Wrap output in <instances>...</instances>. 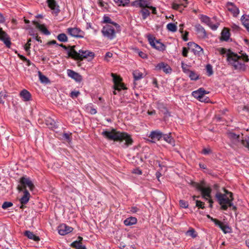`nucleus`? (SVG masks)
Here are the masks:
<instances>
[{
    "label": "nucleus",
    "instance_id": "nucleus-1",
    "mask_svg": "<svg viewBox=\"0 0 249 249\" xmlns=\"http://www.w3.org/2000/svg\"><path fill=\"white\" fill-rule=\"evenodd\" d=\"M241 54L238 55L232 52H229L227 53V60L235 70L244 71L246 68L244 62H248L249 59L246 54Z\"/></svg>",
    "mask_w": 249,
    "mask_h": 249
},
{
    "label": "nucleus",
    "instance_id": "nucleus-2",
    "mask_svg": "<svg viewBox=\"0 0 249 249\" xmlns=\"http://www.w3.org/2000/svg\"><path fill=\"white\" fill-rule=\"evenodd\" d=\"M102 135L109 140L120 142L124 140L126 146L131 145L133 142L130 136L127 133L117 131L114 129H112L111 130H105L102 132Z\"/></svg>",
    "mask_w": 249,
    "mask_h": 249
},
{
    "label": "nucleus",
    "instance_id": "nucleus-3",
    "mask_svg": "<svg viewBox=\"0 0 249 249\" xmlns=\"http://www.w3.org/2000/svg\"><path fill=\"white\" fill-rule=\"evenodd\" d=\"M224 192L225 193L224 194L220 193H217L215 196L221 205V208L223 210H227L229 206H232L233 197L232 193L226 189H224Z\"/></svg>",
    "mask_w": 249,
    "mask_h": 249
},
{
    "label": "nucleus",
    "instance_id": "nucleus-4",
    "mask_svg": "<svg viewBox=\"0 0 249 249\" xmlns=\"http://www.w3.org/2000/svg\"><path fill=\"white\" fill-rule=\"evenodd\" d=\"M75 46H72L68 51V55L75 60L82 61L88 56L93 57L94 53L87 50H80L77 52L75 49Z\"/></svg>",
    "mask_w": 249,
    "mask_h": 249
},
{
    "label": "nucleus",
    "instance_id": "nucleus-5",
    "mask_svg": "<svg viewBox=\"0 0 249 249\" xmlns=\"http://www.w3.org/2000/svg\"><path fill=\"white\" fill-rule=\"evenodd\" d=\"M192 185L196 189L201 192L202 196L204 199L209 200L210 207L212 208L213 201L211 199V188L209 186H206L204 181H201L200 183L193 182Z\"/></svg>",
    "mask_w": 249,
    "mask_h": 249
},
{
    "label": "nucleus",
    "instance_id": "nucleus-6",
    "mask_svg": "<svg viewBox=\"0 0 249 249\" xmlns=\"http://www.w3.org/2000/svg\"><path fill=\"white\" fill-rule=\"evenodd\" d=\"M228 137L230 140V145L233 148H236L242 146L244 140L243 134H236L230 132L227 133Z\"/></svg>",
    "mask_w": 249,
    "mask_h": 249
},
{
    "label": "nucleus",
    "instance_id": "nucleus-7",
    "mask_svg": "<svg viewBox=\"0 0 249 249\" xmlns=\"http://www.w3.org/2000/svg\"><path fill=\"white\" fill-rule=\"evenodd\" d=\"M20 185H18V189L19 191L25 190L26 187H28L31 191H32L34 188V185L29 178L23 177L20 179Z\"/></svg>",
    "mask_w": 249,
    "mask_h": 249
},
{
    "label": "nucleus",
    "instance_id": "nucleus-8",
    "mask_svg": "<svg viewBox=\"0 0 249 249\" xmlns=\"http://www.w3.org/2000/svg\"><path fill=\"white\" fill-rule=\"evenodd\" d=\"M103 36L109 39H112L116 36V33L113 27L110 25L104 26L102 30Z\"/></svg>",
    "mask_w": 249,
    "mask_h": 249
},
{
    "label": "nucleus",
    "instance_id": "nucleus-9",
    "mask_svg": "<svg viewBox=\"0 0 249 249\" xmlns=\"http://www.w3.org/2000/svg\"><path fill=\"white\" fill-rule=\"evenodd\" d=\"M207 93L203 89L200 88L199 89L194 91L192 92V95L201 102H208V98L206 96Z\"/></svg>",
    "mask_w": 249,
    "mask_h": 249
},
{
    "label": "nucleus",
    "instance_id": "nucleus-10",
    "mask_svg": "<svg viewBox=\"0 0 249 249\" xmlns=\"http://www.w3.org/2000/svg\"><path fill=\"white\" fill-rule=\"evenodd\" d=\"M111 76L113 77V81L114 82V87L115 90L113 91L114 94H116V90L120 91L122 89H125L124 84L121 82L122 79L116 75L115 74L112 73Z\"/></svg>",
    "mask_w": 249,
    "mask_h": 249
},
{
    "label": "nucleus",
    "instance_id": "nucleus-11",
    "mask_svg": "<svg viewBox=\"0 0 249 249\" xmlns=\"http://www.w3.org/2000/svg\"><path fill=\"white\" fill-rule=\"evenodd\" d=\"M67 33L72 37L83 38L84 32L78 28H69Z\"/></svg>",
    "mask_w": 249,
    "mask_h": 249
},
{
    "label": "nucleus",
    "instance_id": "nucleus-12",
    "mask_svg": "<svg viewBox=\"0 0 249 249\" xmlns=\"http://www.w3.org/2000/svg\"><path fill=\"white\" fill-rule=\"evenodd\" d=\"M212 221L214 223L215 225L219 227L225 233L231 232V229L227 224H225L218 220L212 219Z\"/></svg>",
    "mask_w": 249,
    "mask_h": 249
},
{
    "label": "nucleus",
    "instance_id": "nucleus-13",
    "mask_svg": "<svg viewBox=\"0 0 249 249\" xmlns=\"http://www.w3.org/2000/svg\"><path fill=\"white\" fill-rule=\"evenodd\" d=\"M72 230V228L71 227L68 226L65 224H61L58 227V233L62 235H65L71 232Z\"/></svg>",
    "mask_w": 249,
    "mask_h": 249
},
{
    "label": "nucleus",
    "instance_id": "nucleus-14",
    "mask_svg": "<svg viewBox=\"0 0 249 249\" xmlns=\"http://www.w3.org/2000/svg\"><path fill=\"white\" fill-rule=\"evenodd\" d=\"M148 40L151 45L155 49L159 51H163L165 50V46L162 43L150 38H149Z\"/></svg>",
    "mask_w": 249,
    "mask_h": 249
},
{
    "label": "nucleus",
    "instance_id": "nucleus-15",
    "mask_svg": "<svg viewBox=\"0 0 249 249\" xmlns=\"http://www.w3.org/2000/svg\"><path fill=\"white\" fill-rule=\"evenodd\" d=\"M0 40L3 41L5 45L9 48L11 45V42L7 34L0 28Z\"/></svg>",
    "mask_w": 249,
    "mask_h": 249
},
{
    "label": "nucleus",
    "instance_id": "nucleus-16",
    "mask_svg": "<svg viewBox=\"0 0 249 249\" xmlns=\"http://www.w3.org/2000/svg\"><path fill=\"white\" fill-rule=\"evenodd\" d=\"M188 44L192 48L195 55H200L203 53V49L196 44L194 42H189Z\"/></svg>",
    "mask_w": 249,
    "mask_h": 249
},
{
    "label": "nucleus",
    "instance_id": "nucleus-17",
    "mask_svg": "<svg viewBox=\"0 0 249 249\" xmlns=\"http://www.w3.org/2000/svg\"><path fill=\"white\" fill-rule=\"evenodd\" d=\"M68 75L75 80L76 82H80L82 80V77L79 73L74 71L68 69L67 71Z\"/></svg>",
    "mask_w": 249,
    "mask_h": 249
},
{
    "label": "nucleus",
    "instance_id": "nucleus-18",
    "mask_svg": "<svg viewBox=\"0 0 249 249\" xmlns=\"http://www.w3.org/2000/svg\"><path fill=\"white\" fill-rule=\"evenodd\" d=\"M47 2L48 6L53 11V13L57 14L59 12V6L57 5L55 0H47Z\"/></svg>",
    "mask_w": 249,
    "mask_h": 249
},
{
    "label": "nucleus",
    "instance_id": "nucleus-19",
    "mask_svg": "<svg viewBox=\"0 0 249 249\" xmlns=\"http://www.w3.org/2000/svg\"><path fill=\"white\" fill-rule=\"evenodd\" d=\"M200 19L202 22L206 23L213 30H216L218 27L216 25L212 24L210 18L206 16L202 15Z\"/></svg>",
    "mask_w": 249,
    "mask_h": 249
},
{
    "label": "nucleus",
    "instance_id": "nucleus-20",
    "mask_svg": "<svg viewBox=\"0 0 249 249\" xmlns=\"http://www.w3.org/2000/svg\"><path fill=\"white\" fill-rule=\"evenodd\" d=\"M227 8L229 11L232 13L234 17H237L239 13V9L231 2L227 3Z\"/></svg>",
    "mask_w": 249,
    "mask_h": 249
},
{
    "label": "nucleus",
    "instance_id": "nucleus-21",
    "mask_svg": "<svg viewBox=\"0 0 249 249\" xmlns=\"http://www.w3.org/2000/svg\"><path fill=\"white\" fill-rule=\"evenodd\" d=\"M23 194L24 195L20 199V202L21 204V206L20 207L21 208H23V205L26 204L28 202L30 196L29 193L26 189L24 190Z\"/></svg>",
    "mask_w": 249,
    "mask_h": 249
},
{
    "label": "nucleus",
    "instance_id": "nucleus-22",
    "mask_svg": "<svg viewBox=\"0 0 249 249\" xmlns=\"http://www.w3.org/2000/svg\"><path fill=\"white\" fill-rule=\"evenodd\" d=\"M156 69L162 70L166 73H169L171 71V69L169 65L164 63H160L157 65Z\"/></svg>",
    "mask_w": 249,
    "mask_h": 249
},
{
    "label": "nucleus",
    "instance_id": "nucleus-23",
    "mask_svg": "<svg viewBox=\"0 0 249 249\" xmlns=\"http://www.w3.org/2000/svg\"><path fill=\"white\" fill-rule=\"evenodd\" d=\"M162 133L159 131H154L151 132L149 137L152 140H160L162 138Z\"/></svg>",
    "mask_w": 249,
    "mask_h": 249
},
{
    "label": "nucleus",
    "instance_id": "nucleus-24",
    "mask_svg": "<svg viewBox=\"0 0 249 249\" xmlns=\"http://www.w3.org/2000/svg\"><path fill=\"white\" fill-rule=\"evenodd\" d=\"M33 23L35 25H36V27L40 31H41L45 35H50V33L47 30V29L45 27L44 25H41L38 23L36 21H33Z\"/></svg>",
    "mask_w": 249,
    "mask_h": 249
},
{
    "label": "nucleus",
    "instance_id": "nucleus-25",
    "mask_svg": "<svg viewBox=\"0 0 249 249\" xmlns=\"http://www.w3.org/2000/svg\"><path fill=\"white\" fill-rule=\"evenodd\" d=\"M82 239L83 238L82 237H78L79 240L73 242L71 244V246L76 249H87L85 246H84L82 245L81 241H82Z\"/></svg>",
    "mask_w": 249,
    "mask_h": 249
},
{
    "label": "nucleus",
    "instance_id": "nucleus-26",
    "mask_svg": "<svg viewBox=\"0 0 249 249\" xmlns=\"http://www.w3.org/2000/svg\"><path fill=\"white\" fill-rule=\"evenodd\" d=\"M241 20L247 29L248 32H249V15H244L241 17Z\"/></svg>",
    "mask_w": 249,
    "mask_h": 249
},
{
    "label": "nucleus",
    "instance_id": "nucleus-27",
    "mask_svg": "<svg viewBox=\"0 0 249 249\" xmlns=\"http://www.w3.org/2000/svg\"><path fill=\"white\" fill-rule=\"evenodd\" d=\"M196 32L199 34L200 36L204 37L206 36V33L204 28L200 24H196L195 26Z\"/></svg>",
    "mask_w": 249,
    "mask_h": 249
},
{
    "label": "nucleus",
    "instance_id": "nucleus-28",
    "mask_svg": "<svg viewBox=\"0 0 249 249\" xmlns=\"http://www.w3.org/2000/svg\"><path fill=\"white\" fill-rule=\"evenodd\" d=\"M20 95L24 101H29L31 98V94L26 89L22 90L20 92Z\"/></svg>",
    "mask_w": 249,
    "mask_h": 249
},
{
    "label": "nucleus",
    "instance_id": "nucleus-29",
    "mask_svg": "<svg viewBox=\"0 0 249 249\" xmlns=\"http://www.w3.org/2000/svg\"><path fill=\"white\" fill-rule=\"evenodd\" d=\"M162 138L165 141L169 144L172 145H175V142L173 138L171 136V133L168 134H162Z\"/></svg>",
    "mask_w": 249,
    "mask_h": 249
},
{
    "label": "nucleus",
    "instance_id": "nucleus-30",
    "mask_svg": "<svg viewBox=\"0 0 249 249\" xmlns=\"http://www.w3.org/2000/svg\"><path fill=\"white\" fill-rule=\"evenodd\" d=\"M230 37V32L227 28H224L221 32V39L224 41H227Z\"/></svg>",
    "mask_w": 249,
    "mask_h": 249
},
{
    "label": "nucleus",
    "instance_id": "nucleus-31",
    "mask_svg": "<svg viewBox=\"0 0 249 249\" xmlns=\"http://www.w3.org/2000/svg\"><path fill=\"white\" fill-rule=\"evenodd\" d=\"M25 235L29 239H33L35 241H38L39 240L38 236L35 235L33 232L30 231H26L25 232Z\"/></svg>",
    "mask_w": 249,
    "mask_h": 249
},
{
    "label": "nucleus",
    "instance_id": "nucleus-32",
    "mask_svg": "<svg viewBox=\"0 0 249 249\" xmlns=\"http://www.w3.org/2000/svg\"><path fill=\"white\" fill-rule=\"evenodd\" d=\"M137 219L134 217H130L124 221V224L126 226H131L137 222Z\"/></svg>",
    "mask_w": 249,
    "mask_h": 249
},
{
    "label": "nucleus",
    "instance_id": "nucleus-33",
    "mask_svg": "<svg viewBox=\"0 0 249 249\" xmlns=\"http://www.w3.org/2000/svg\"><path fill=\"white\" fill-rule=\"evenodd\" d=\"M103 19H104L103 22L105 23L111 24L112 25L114 26L116 29H118L120 27L119 25L117 23L112 21V20L110 19V18L109 17H108V16H105L103 17Z\"/></svg>",
    "mask_w": 249,
    "mask_h": 249
},
{
    "label": "nucleus",
    "instance_id": "nucleus-34",
    "mask_svg": "<svg viewBox=\"0 0 249 249\" xmlns=\"http://www.w3.org/2000/svg\"><path fill=\"white\" fill-rule=\"evenodd\" d=\"M45 124L46 125L51 128L55 127V121L50 117H48L45 120Z\"/></svg>",
    "mask_w": 249,
    "mask_h": 249
},
{
    "label": "nucleus",
    "instance_id": "nucleus-35",
    "mask_svg": "<svg viewBox=\"0 0 249 249\" xmlns=\"http://www.w3.org/2000/svg\"><path fill=\"white\" fill-rule=\"evenodd\" d=\"M148 8H142L140 11V13L142 15L143 19H145L150 15V11Z\"/></svg>",
    "mask_w": 249,
    "mask_h": 249
},
{
    "label": "nucleus",
    "instance_id": "nucleus-36",
    "mask_svg": "<svg viewBox=\"0 0 249 249\" xmlns=\"http://www.w3.org/2000/svg\"><path fill=\"white\" fill-rule=\"evenodd\" d=\"M39 78L41 82L43 83H48L49 82L48 78L45 75H43L42 73L40 71H38Z\"/></svg>",
    "mask_w": 249,
    "mask_h": 249
},
{
    "label": "nucleus",
    "instance_id": "nucleus-37",
    "mask_svg": "<svg viewBox=\"0 0 249 249\" xmlns=\"http://www.w3.org/2000/svg\"><path fill=\"white\" fill-rule=\"evenodd\" d=\"M133 75L135 80H140L143 77V74L138 70L134 71Z\"/></svg>",
    "mask_w": 249,
    "mask_h": 249
},
{
    "label": "nucleus",
    "instance_id": "nucleus-38",
    "mask_svg": "<svg viewBox=\"0 0 249 249\" xmlns=\"http://www.w3.org/2000/svg\"><path fill=\"white\" fill-rule=\"evenodd\" d=\"M138 5L142 8H149V4L148 2L144 0H138Z\"/></svg>",
    "mask_w": 249,
    "mask_h": 249
},
{
    "label": "nucleus",
    "instance_id": "nucleus-39",
    "mask_svg": "<svg viewBox=\"0 0 249 249\" xmlns=\"http://www.w3.org/2000/svg\"><path fill=\"white\" fill-rule=\"evenodd\" d=\"M167 28L169 31L172 32H176L177 29V26L172 23H168L167 25Z\"/></svg>",
    "mask_w": 249,
    "mask_h": 249
},
{
    "label": "nucleus",
    "instance_id": "nucleus-40",
    "mask_svg": "<svg viewBox=\"0 0 249 249\" xmlns=\"http://www.w3.org/2000/svg\"><path fill=\"white\" fill-rule=\"evenodd\" d=\"M57 39L61 42H67L68 40V38L66 34H60L58 35Z\"/></svg>",
    "mask_w": 249,
    "mask_h": 249
},
{
    "label": "nucleus",
    "instance_id": "nucleus-41",
    "mask_svg": "<svg viewBox=\"0 0 249 249\" xmlns=\"http://www.w3.org/2000/svg\"><path fill=\"white\" fill-rule=\"evenodd\" d=\"M242 146L249 149V136H245Z\"/></svg>",
    "mask_w": 249,
    "mask_h": 249
},
{
    "label": "nucleus",
    "instance_id": "nucleus-42",
    "mask_svg": "<svg viewBox=\"0 0 249 249\" xmlns=\"http://www.w3.org/2000/svg\"><path fill=\"white\" fill-rule=\"evenodd\" d=\"M188 73L191 80H196L198 79L197 75L194 72L190 71Z\"/></svg>",
    "mask_w": 249,
    "mask_h": 249
},
{
    "label": "nucleus",
    "instance_id": "nucleus-43",
    "mask_svg": "<svg viewBox=\"0 0 249 249\" xmlns=\"http://www.w3.org/2000/svg\"><path fill=\"white\" fill-rule=\"evenodd\" d=\"M172 8L174 9L177 10H178L180 12H181L182 10H183V9L181 8L180 4H178V3H175V2H174L172 4Z\"/></svg>",
    "mask_w": 249,
    "mask_h": 249
},
{
    "label": "nucleus",
    "instance_id": "nucleus-44",
    "mask_svg": "<svg viewBox=\"0 0 249 249\" xmlns=\"http://www.w3.org/2000/svg\"><path fill=\"white\" fill-rule=\"evenodd\" d=\"M206 71H207V72L208 73V75L209 76H210L213 74V71L212 67L211 65H210V64L207 65Z\"/></svg>",
    "mask_w": 249,
    "mask_h": 249
},
{
    "label": "nucleus",
    "instance_id": "nucleus-45",
    "mask_svg": "<svg viewBox=\"0 0 249 249\" xmlns=\"http://www.w3.org/2000/svg\"><path fill=\"white\" fill-rule=\"evenodd\" d=\"M7 96L5 91H1L0 92V104L3 103V99Z\"/></svg>",
    "mask_w": 249,
    "mask_h": 249
},
{
    "label": "nucleus",
    "instance_id": "nucleus-46",
    "mask_svg": "<svg viewBox=\"0 0 249 249\" xmlns=\"http://www.w3.org/2000/svg\"><path fill=\"white\" fill-rule=\"evenodd\" d=\"M181 67L183 71L185 73H188L190 71L189 70V66L187 64H184L183 62L181 63Z\"/></svg>",
    "mask_w": 249,
    "mask_h": 249
},
{
    "label": "nucleus",
    "instance_id": "nucleus-47",
    "mask_svg": "<svg viewBox=\"0 0 249 249\" xmlns=\"http://www.w3.org/2000/svg\"><path fill=\"white\" fill-rule=\"evenodd\" d=\"M179 205L181 207L183 208H187L188 207V202L183 200L179 201Z\"/></svg>",
    "mask_w": 249,
    "mask_h": 249
},
{
    "label": "nucleus",
    "instance_id": "nucleus-48",
    "mask_svg": "<svg viewBox=\"0 0 249 249\" xmlns=\"http://www.w3.org/2000/svg\"><path fill=\"white\" fill-rule=\"evenodd\" d=\"M196 206L201 209H204V203L199 200H196Z\"/></svg>",
    "mask_w": 249,
    "mask_h": 249
},
{
    "label": "nucleus",
    "instance_id": "nucleus-49",
    "mask_svg": "<svg viewBox=\"0 0 249 249\" xmlns=\"http://www.w3.org/2000/svg\"><path fill=\"white\" fill-rule=\"evenodd\" d=\"M13 204L10 202H5L2 205V208L4 209H6L9 207H11Z\"/></svg>",
    "mask_w": 249,
    "mask_h": 249
},
{
    "label": "nucleus",
    "instance_id": "nucleus-50",
    "mask_svg": "<svg viewBox=\"0 0 249 249\" xmlns=\"http://www.w3.org/2000/svg\"><path fill=\"white\" fill-rule=\"evenodd\" d=\"M129 2V0H120L119 3L118 4L119 6H125L127 4H128Z\"/></svg>",
    "mask_w": 249,
    "mask_h": 249
},
{
    "label": "nucleus",
    "instance_id": "nucleus-51",
    "mask_svg": "<svg viewBox=\"0 0 249 249\" xmlns=\"http://www.w3.org/2000/svg\"><path fill=\"white\" fill-rule=\"evenodd\" d=\"M187 234L189 235V236H192V237L194 238V237H196V232H195V231L194 229H191L189 231H188L187 232Z\"/></svg>",
    "mask_w": 249,
    "mask_h": 249
},
{
    "label": "nucleus",
    "instance_id": "nucleus-52",
    "mask_svg": "<svg viewBox=\"0 0 249 249\" xmlns=\"http://www.w3.org/2000/svg\"><path fill=\"white\" fill-rule=\"evenodd\" d=\"M30 42H31V38H30L28 40L27 43L25 45L24 49L26 52H28L29 51V49L30 48V46H31Z\"/></svg>",
    "mask_w": 249,
    "mask_h": 249
},
{
    "label": "nucleus",
    "instance_id": "nucleus-53",
    "mask_svg": "<svg viewBox=\"0 0 249 249\" xmlns=\"http://www.w3.org/2000/svg\"><path fill=\"white\" fill-rule=\"evenodd\" d=\"M71 134L65 133L63 134V137L68 142L71 141Z\"/></svg>",
    "mask_w": 249,
    "mask_h": 249
},
{
    "label": "nucleus",
    "instance_id": "nucleus-54",
    "mask_svg": "<svg viewBox=\"0 0 249 249\" xmlns=\"http://www.w3.org/2000/svg\"><path fill=\"white\" fill-rule=\"evenodd\" d=\"M80 94V92L77 91H73L71 93V97L72 98L77 97Z\"/></svg>",
    "mask_w": 249,
    "mask_h": 249
},
{
    "label": "nucleus",
    "instance_id": "nucleus-55",
    "mask_svg": "<svg viewBox=\"0 0 249 249\" xmlns=\"http://www.w3.org/2000/svg\"><path fill=\"white\" fill-rule=\"evenodd\" d=\"M231 52L230 50H227L226 49L222 48L220 49V53L221 54H226L227 57V53L229 52Z\"/></svg>",
    "mask_w": 249,
    "mask_h": 249
},
{
    "label": "nucleus",
    "instance_id": "nucleus-56",
    "mask_svg": "<svg viewBox=\"0 0 249 249\" xmlns=\"http://www.w3.org/2000/svg\"><path fill=\"white\" fill-rule=\"evenodd\" d=\"M211 153V150L210 148H204L202 150V153L204 155H207Z\"/></svg>",
    "mask_w": 249,
    "mask_h": 249
},
{
    "label": "nucleus",
    "instance_id": "nucleus-57",
    "mask_svg": "<svg viewBox=\"0 0 249 249\" xmlns=\"http://www.w3.org/2000/svg\"><path fill=\"white\" fill-rule=\"evenodd\" d=\"M188 52V49L186 47H183L182 48V55L183 56L187 57Z\"/></svg>",
    "mask_w": 249,
    "mask_h": 249
},
{
    "label": "nucleus",
    "instance_id": "nucleus-58",
    "mask_svg": "<svg viewBox=\"0 0 249 249\" xmlns=\"http://www.w3.org/2000/svg\"><path fill=\"white\" fill-rule=\"evenodd\" d=\"M179 4H180L181 6H183L184 7H186L187 4V0H180Z\"/></svg>",
    "mask_w": 249,
    "mask_h": 249
},
{
    "label": "nucleus",
    "instance_id": "nucleus-59",
    "mask_svg": "<svg viewBox=\"0 0 249 249\" xmlns=\"http://www.w3.org/2000/svg\"><path fill=\"white\" fill-rule=\"evenodd\" d=\"M138 54H139V55L142 58H147V54L142 52H141V51L139 52Z\"/></svg>",
    "mask_w": 249,
    "mask_h": 249
},
{
    "label": "nucleus",
    "instance_id": "nucleus-60",
    "mask_svg": "<svg viewBox=\"0 0 249 249\" xmlns=\"http://www.w3.org/2000/svg\"><path fill=\"white\" fill-rule=\"evenodd\" d=\"M112 56V53H110V52H107L106 54V55H105V59L107 61H108L107 58H110Z\"/></svg>",
    "mask_w": 249,
    "mask_h": 249
},
{
    "label": "nucleus",
    "instance_id": "nucleus-61",
    "mask_svg": "<svg viewBox=\"0 0 249 249\" xmlns=\"http://www.w3.org/2000/svg\"><path fill=\"white\" fill-rule=\"evenodd\" d=\"M5 21L3 15L0 13V23H3Z\"/></svg>",
    "mask_w": 249,
    "mask_h": 249
},
{
    "label": "nucleus",
    "instance_id": "nucleus-62",
    "mask_svg": "<svg viewBox=\"0 0 249 249\" xmlns=\"http://www.w3.org/2000/svg\"><path fill=\"white\" fill-rule=\"evenodd\" d=\"M188 35V32H185V35L183 36V39L184 41H187L188 38H187V35Z\"/></svg>",
    "mask_w": 249,
    "mask_h": 249
},
{
    "label": "nucleus",
    "instance_id": "nucleus-63",
    "mask_svg": "<svg viewBox=\"0 0 249 249\" xmlns=\"http://www.w3.org/2000/svg\"><path fill=\"white\" fill-rule=\"evenodd\" d=\"M89 112L91 114H95L97 113L96 110L95 108H90Z\"/></svg>",
    "mask_w": 249,
    "mask_h": 249
},
{
    "label": "nucleus",
    "instance_id": "nucleus-64",
    "mask_svg": "<svg viewBox=\"0 0 249 249\" xmlns=\"http://www.w3.org/2000/svg\"><path fill=\"white\" fill-rule=\"evenodd\" d=\"M149 9H150L152 10V13L154 14H156V8L155 7H154L153 6H149Z\"/></svg>",
    "mask_w": 249,
    "mask_h": 249
}]
</instances>
